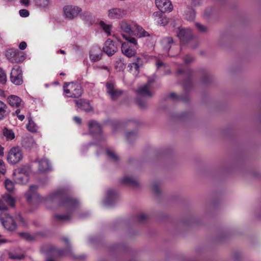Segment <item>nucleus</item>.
I'll return each instance as SVG.
<instances>
[{
    "label": "nucleus",
    "mask_w": 261,
    "mask_h": 261,
    "mask_svg": "<svg viewBox=\"0 0 261 261\" xmlns=\"http://www.w3.org/2000/svg\"><path fill=\"white\" fill-rule=\"evenodd\" d=\"M38 186L31 185L25 194L29 202L33 198H36L40 201L44 202L46 205L49 203L58 204L67 212L64 215H55L54 218L59 221L70 220L72 215L80 205V202L76 198L70 196V190L68 188L59 189L45 197H41L37 193Z\"/></svg>",
    "instance_id": "f257e3e1"
},
{
    "label": "nucleus",
    "mask_w": 261,
    "mask_h": 261,
    "mask_svg": "<svg viewBox=\"0 0 261 261\" xmlns=\"http://www.w3.org/2000/svg\"><path fill=\"white\" fill-rule=\"evenodd\" d=\"M65 244V249H58L54 246H49L47 247V258L46 261H54L52 257H59L65 256H69L73 259H84L85 256H76L75 255L71 249L70 243L67 238L63 239Z\"/></svg>",
    "instance_id": "f03ea898"
},
{
    "label": "nucleus",
    "mask_w": 261,
    "mask_h": 261,
    "mask_svg": "<svg viewBox=\"0 0 261 261\" xmlns=\"http://www.w3.org/2000/svg\"><path fill=\"white\" fill-rule=\"evenodd\" d=\"M154 82V79L150 78L148 79V82L146 84L140 86L136 90V101L141 108H145L147 106L145 98L150 97L152 93L149 91L150 84Z\"/></svg>",
    "instance_id": "7ed1b4c3"
},
{
    "label": "nucleus",
    "mask_w": 261,
    "mask_h": 261,
    "mask_svg": "<svg viewBox=\"0 0 261 261\" xmlns=\"http://www.w3.org/2000/svg\"><path fill=\"white\" fill-rule=\"evenodd\" d=\"M123 37L127 41L121 44L122 53L128 58L132 57L136 54L134 45H137V40L130 35L122 34Z\"/></svg>",
    "instance_id": "20e7f679"
},
{
    "label": "nucleus",
    "mask_w": 261,
    "mask_h": 261,
    "mask_svg": "<svg viewBox=\"0 0 261 261\" xmlns=\"http://www.w3.org/2000/svg\"><path fill=\"white\" fill-rule=\"evenodd\" d=\"M63 89L66 97L74 98L81 97L83 92L82 86L77 83H65Z\"/></svg>",
    "instance_id": "39448f33"
},
{
    "label": "nucleus",
    "mask_w": 261,
    "mask_h": 261,
    "mask_svg": "<svg viewBox=\"0 0 261 261\" xmlns=\"http://www.w3.org/2000/svg\"><path fill=\"white\" fill-rule=\"evenodd\" d=\"M23 158L22 149L19 146H14L10 149L8 155L7 161L11 165L19 163Z\"/></svg>",
    "instance_id": "423d86ee"
},
{
    "label": "nucleus",
    "mask_w": 261,
    "mask_h": 261,
    "mask_svg": "<svg viewBox=\"0 0 261 261\" xmlns=\"http://www.w3.org/2000/svg\"><path fill=\"white\" fill-rule=\"evenodd\" d=\"M0 221L4 227L9 231H14L16 227V223L13 218L7 212H1Z\"/></svg>",
    "instance_id": "0eeeda50"
},
{
    "label": "nucleus",
    "mask_w": 261,
    "mask_h": 261,
    "mask_svg": "<svg viewBox=\"0 0 261 261\" xmlns=\"http://www.w3.org/2000/svg\"><path fill=\"white\" fill-rule=\"evenodd\" d=\"M176 35L182 45L189 43L192 41H196L191 30L189 29L179 28Z\"/></svg>",
    "instance_id": "6e6552de"
},
{
    "label": "nucleus",
    "mask_w": 261,
    "mask_h": 261,
    "mask_svg": "<svg viewBox=\"0 0 261 261\" xmlns=\"http://www.w3.org/2000/svg\"><path fill=\"white\" fill-rule=\"evenodd\" d=\"M119 194L116 191L112 189H109L106 192L103 204L107 206H113L116 203Z\"/></svg>",
    "instance_id": "1a4fd4ad"
},
{
    "label": "nucleus",
    "mask_w": 261,
    "mask_h": 261,
    "mask_svg": "<svg viewBox=\"0 0 261 261\" xmlns=\"http://www.w3.org/2000/svg\"><path fill=\"white\" fill-rule=\"evenodd\" d=\"M10 80L15 85H21L23 83L22 71L19 66H15L12 68Z\"/></svg>",
    "instance_id": "9d476101"
},
{
    "label": "nucleus",
    "mask_w": 261,
    "mask_h": 261,
    "mask_svg": "<svg viewBox=\"0 0 261 261\" xmlns=\"http://www.w3.org/2000/svg\"><path fill=\"white\" fill-rule=\"evenodd\" d=\"M107 93L112 100H116L122 94V91L116 88L115 84L112 82H108L106 84Z\"/></svg>",
    "instance_id": "9b49d317"
},
{
    "label": "nucleus",
    "mask_w": 261,
    "mask_h": 261,
    "mask_svg": "<svg viewBox=\"0 0 261 261\" xmlns=\"http://www.w3.org/2000/svg\"><path fill=\"white\" fill-rule=\"evenodd\" d=\"M126 15V10L119 8H113L108 11V16L110 19H120Z\"/></svg>",
    "instance_id": "f8f14e48"
},
{
    "label": "nucleus",
    "mask_w": 261,
    "mask_h": 261,
    "mask_svg": "<svg viewBox=\"0 0 261 261\" xmlns=\"http://www.w3.org/2000/svg\"><path fill=\"white\" fill-rule=\"evenodd\" d=\"M63 11L64 14L67 18L72 19L80 14L82 9L77 6L68 5L64 7Z\"/></svg>",
    "instance_id": "ddd939ff"
},
{
    "label": "nucleus",
    "mask_w": 261,
    "mask_h": 261,
    "mask_svg": "<svg viewBox=\"0 0 261 261\" xmlns=\"http://www.w3.org/2000/svg\"><path fill=\"white\" fill-rule=\"evenodd\" d=\"M155 3L161 12H170L173 10L172 5L169 0H155Z\"/></svg>",
    "instance_id": "4468645a"
},
{
    "label": "nucleus",
    "mask_w": 261,
    "mask_h": 261,
    "mask_svg": "<svg viewBox=\"0 0 261 261\" xmlns=\"http://www.w3.org/2000/svg\"><path fill=\"white\" fill-rule=\"evenodd\" d=\"M117 50V46L115 42L108 39L105 43L103 47V51L108 56H112L113 55Z\"/></svg>",
    "instance_id": "2eb2a0df"
},
{
    "label": "nucleus",
    "mask_w": 261,
    "mask_h": 261,
    "mask_svg": "<svg viewBox=\"0 0 261 261\" xmlns=\"http://www.w3.org/2000/svg\"><path fill=\"white\" fill-rule=\"evenodd\" d=\"M102 55V50L99 46H93L90 52V59L93 62L99 61Z\"/></svg>",
    "instance_id": "dca6fc26"
},
{
    "label": "nucleus",
    "mask_w": 261,
    "mask_h": 261,
    "mask_svg": "<svg viewBox=\"0 0 261 261\" xmlns=\"http://www.w3.org/2000/svg\"><path fill=\"white\" fill-rule=\"evenodd\" d=\"M164 13L161 12H155L152 14L156 22L158 24L163 26L166 25L168 23V18Z\"/></svg>",
    "instance_id": "f3484780"
},
{
    "label": "nucleus",
    "mask_w": 261,
    "mask_h": 261,
    "mask_svg": "<svg viewBox=\"0 0 261 261\" xmlns=\"http://www.w3.org/2000/svg\"><path fill=\"white\" fill-rule=\"evenodd\" d=\"M89 132L91 134L99 135L101 132V126L94 120L90 121L89 122Z\"/></svg>",
    "instance_id": "a211bd4d"
},
{
    "label": "nucleus",
    "mask_w": 261,
    "mask_h": 261,
    "mask_svg": "<svg viewBox=\"0 0 261 261\" xmlns=\"http://www.w3.org/2000/svg\"><path fill=\"white\" fill-rule=\"evenodd\" d=\"M39 170L44 172L52 170L51 165L49 161L46 159H42L38 161Z\"/></svg>",
    "instance_id": "6ab92c4d"
},
{
    "label": "nucleus",
    "mask_w": 261,
    "mask_h": 261,
    "mask_svg": "<svg viewBox=\"0 0 261 261\" xmlns=\"http://www.w3.org/2000/svg\"><path fill=\"white\" fill-rule=\"evenodd\" d=\"M80 15L82 19L89 26L95 22V17L89 12H84Z\"/></svg>",
    "instance_id": "aec40b11"
},
{
    "label": "nucleus",
    "mask_w": 261,
    "mask_h": 261,
    "mask_svg": "<svg viewBox=\"0 0 261 261\" xmlns=\"http://www.w3.org/2000/svg\"><path fill=\"white\" fill-rule=\"evenodd\" d=\"M75 104L78 108L81 109L85 111L88 112L91 110L92 108L90 105L89 102L83 99L80 100H74Z\"/></svg>",
    "instance_id": "412c9836"
},
{
    "label": "nucleus",
    "mask_w": 261,
    "mask_h": 261,
    "mask_svg": "<svg viewBox=\"0 0 261 261\" xmlns=\"http://www.w3.org/2000/svg\"><path fill=\"white\" fill-rule=\"evenodd\" d=\"M174 43L172 38L170 37H165L161 40L162 47L165 51H168Z\"/></svg>",
    "instance_id": "4be33fe9"
},
{
    "label": "nucleus",
    "mask_w": 261,
    "mask_h": 261,
    "mask_svg": "<svg viewBox=\"0 0 261 261\" xmlns=\"http://www.w3.org/2000/svg\"><path fill=\"white\" fill-rule=\"evenodd\" d=\"M8 102L11 107L18 108L21 105L22 100L18 96L12 95L8 97Z\"/></svg>",
    "instance_id": "5701e85b"
},
{
    "label": "nucleus",
    "mask_w": 261,
    "mask_h": 261,
    "mask_svg": "<svg viewBox=\"0 0 261 261\" xmlns=\"http://www.w3.org/2000/svg\"><path fill=\"white\" fill-rule=\"evenodd\" d=\"M134 26L135 29L134 31H133L132 34L139 37L149 36V34L145 31L141 26L138 24H135Z\"/></svg>",
    "instance_id": "b1692460"
},
{
    "label": "nucleus",
    "mask_w": 261,
    "mask_h": 261,
    "mask_svg": "<svg viewBox=\"0 0 261 261\" xmlns=\"http://www.w3.org/2000/svg\"><path fill=\"white\" fill-rule=\"evenodd\" d=\"M120 28L121 31L124 33L130 35L133 33V30L131 25L125 20L122 21L120 24Z\"/></svg>",
    "instance_id": "393cba45"
},
{
    "label": "nucleus",
    "mask_w": 261,
    "mask_h": 261,
    "mask_svg": "<svg viewBox=\"0 0 261 261\" xmlns=\"http://www.w3.org/2000/svg\"><path fill=\"white\" fill-rule=\"evenodd\" d=\"M121 182L123 185H130L133 187H137L138 185V182L137 180L129 176H125L121 179Z\"/></svg>",
    "instance_id": "a878e982"
},
{
    "label": "nucleus",
    "mask_w": 261,
    "mask_h": 261,
    "mask_svg": "<svg viewBox=\"0 0 261 261\" xmlns=\"http://www.w3.org/2000/svg\"><path fill=\"white\" fill-rule=\"evenodd\" d=\"M21 54V51H19L18 49L11 48L6 51V56L12 62V60L15 58L17 55H19Z\"/></svg>",
    "instance_id": "bb28decb"
},
{
    "label": "nucleus",
    "mask_w": 261,
    "mask_h": 261,
    "mask_svg": "<svg viewBox=\"0 0 261 261\" xmlns=\"http://www.w3.org/2000/svg\"><path fill=\"white\" fill-rule=\"evenodd\" d=\"M23 145L25 148L28 149H32L37 147V144L34 139L32 137L28 138L24 140L23 141Z\"/></svg>",
    "instance_id": "cd10ccee"
},
{
    "label": "nucleus",
    "mask_w": 261,
    "mask_h": 261,
    "mask_svg": "<svg viewBox=\"0 0 261 261\" xmlns=\"http://www.w3.org/2000/svg\"><path fill=\"white\" fill-rule=\"evenodd\" d=\"M142 62L141 59L137 58V61L133 62L132 63L129 64L128 67L129 68L130 70H133V69H134L136 71L138 72L140 66L142 65Z\"/></svg>",
    "instance_id": "c85d7f7f"
},
{
    "label": "nucleus",
    "mask_w": 261,
    "mask_h": 261,
    "mask_svg": "<svg viewBox=\"0 0 261 261\" xmlns=\"http://www.w3.org/2000/svg\"><path fill=\"white\" fill-rule=\"evenodd\" d=\"M27 128L29 131L33 133H35L37 131L38 126L31 117L29 118V122L27 124Z\"/></svg>",
    "instance_id": "c756f323"
},
{
    "label": "nucleus",
    "mask_w": 261,
    "mask_h": 261,
    "mask_svg": "<svg viewBox=\"0 0 261 261\" xmlns=\"http://www.w3.org/2000/svg\"><path fill=\"white\" fill-rule=\"evenodd\" d=\"M100 28L103 30L107 36L111 35V25L106 23L104 21H101L99 23Z\"/></svg>",
    "instance_id": "7c9ffc66"
},
{
    "label": "nucleus",
    "mask_w": 261,
    "mask_h": 261,
    "mask_svg": "<svg viewBox=\"0 0 261 261\" xmlns=\"http://www.w3.org/2000/svg\"><path fill=\"white\" fill-rule=\"evenodd\" d=\"M3 135L7 140H12L15 138V134L13 131L7 128L4 129Z\"/></svg>",
    "instance_id": "2f4dec72"
},
{
    "label": "nucleus",
    "mask_w": 261,
    "mask_h": 261,
    "mask_svg": "<svg viewBox=\"0 0 261 261\" xmlns=\"http://www.w3.org/2000/svg\"><path fill=\"white\" fill-rule=\"evenodd\" d=\"M2 199L7 205H9L11 206H13L14 205L15 200L11 195L9 194L5 195L3 196Z\"/></svg>",
    "instance_id": "473e14b6"
},
{
    "label": "nucleus",
    "mask_w": 261,
    "mask_h": 261,
    "mask_svg": "<svg viewBox=\"0 0 261 261\" xmlns=\"http://www.w3.org/2000/svg\"><path fill=\"white\" fill-rule=\"evenodd\" d=\"M7 105L0 100V120L4 119L6 115Z\"/></svg>",
    "instance_id": "72a5a7b5"
},
{
    "label": "nucleus",
    "mask_w": 261,
    "mask_h": 261,
    "mask_svg": "<svg viewBox=\"0 0 261 261\" xmlns=\"http://www.w3.org/2000/svg\"><path fill=\"white\" fill-rule=\"evenodd\" d=\"M106 152L108 156L112 161L117 162L118 161L119 158L114 151L110 149H107Z\"/></svg>",
    "instance_id": "f704fd0d"
},
{
    "label": "nucleus",
    "mask_w": 261,
    "mask_h": 261,
    "mask_svg": "<svg viewBox=\"0 0 261 261\" xmlns=\"http://www.w3.org/2000/svg\"><path fill=\"white\" fill-rule=\"evenodd\" d=\"M137 137V134L136 132H128L126 134V138L128 142L131 143L132 141L135 140Z\"/></svg>",
    "instance_id": "c9c22d12"
},
{
    "label": "nucleus",
    "mask_w": 261,
    "mask_h": 261,
    "mask_svg": "<svg viewBox=\"0 0 261 261\" xmlns=\"http://www.w3.org/2000/svg\"><path fill=\"white\" fill-rule=\"evenodd\" d=\"M5 186L6 189L9 192L13 191L14 189V183L9 179H6L5 181Z\"/></svg>",
    "instance_id": "e433bc0d"
},
{
    "label": "nucleus",
    "mask_w": 261,
    "mask_h": 261,
    "mask_svg": "<svg viewBox=\"0 0 261 261\" xmlns=\"http://www.w3.org/2000/svg\"><path fill=\"white\" fill-rule=\"evenodd\" d=\"M9 257L12 259H21L24 257V255L22 254H17L12 252H9Z\"/></svg>",
    "instance_id": "4c0bfd02"
},
{
    "label": "nucleus",
    "mask_w": 261,
    "mask_h": 261,
    "mask_svg": "<svg viewBox=\"0 0 261 261\" xmlns=\"http://www.w3.org/2000/svg\"><path fill=\"white\" fill-rule=\"evenodd\" d=\"M195 17V11L193 9H190L187 11L186 13V17L187 20L192 21L194 19Z\"/></svg>",
    "instance_id": "58836bf2"
},
{
    "label": "nucleus",
    "mask_w": 261,
    "mask_h": 261,
    "mask_svg": "<svg viewBox=\"0 0 261 261\" xmlns=\"http://www.w3.org/2000/svg\"><path fill=\"white\" fill-rule=\"evenodd\" d=\"M7 82V75L5 72L0 68V83L4 84Z\"/></svg>",
    "instance_id": "ea45409f"
},
{
    "label": "nucleus",
    "mask_w": 261,
    "mask_h": 261,
    "mask_svg": "<svg viewBox=\"0 0 261 261\" xmlns=\"http://www.w3.org/2000/svg\"><path fill=\"white\" fill-rule=\"evenodd\" d=\"M25 59V57L23 55V53L21 52V54L19 55H17L15 58L12 60L13 63H18L23 61Z\"/></svg>",
    "instance_id": "a19ab883"
},
{
    "label": "nucleus",
    "mask_w": 261,
    "mask_h": 261,
    "mask_svg": "<svg viewBox=\"0 0 261 261\" xmlns=\"http://www.w3.org/2000/svg\"><path fill=\"white\" fill-rule=\"evenodd\" d=\"M156 66L158 70L162 69L165 70L167 68V66L161 61H158L156 63Z\"/></svg>",
    "instance_id": "79ce46f5"
},
{
    "label": "nucleus",
    "mask_w": 261,
    "mask_h": 261,
    "mask_svg": "<svg viewBox=\"0 0 261 261\" xmlns=\"http://www.w3.org/2000/svg\"><path fill=\"white\" fill-rule=\"evenodd\" d=\"M28 180V177L26 175H20L17 178V182L20 184H24Z\"/></svg>",
    "instance_id": "37998d69"
},
{
    "label": "nucleus",
    "mask_w": 261,
    "mask_h": 261,
    "mask_svg": "<svg viewBox=\"0 0 261 261\" xmlns=\"http://www.w3.org/2000/svg\"><path fill=\"white\" fill-rule=\"evenodd\" d=\"M38 5L42 7H46L49 4V0H37Z\"/></svg>",
    "instance_id": "c03bdc74"
},
{
    "label": "nucleus",
    "mask_w": 261,
    "mask_h": 261,
    "mask_svg": "<svg viewBox=\"0 0 261 261\" xmlns=\"http://www.w3.org/2000/svg\"><path fill=\"white\" fill-rule=\"evenodd\" d=\"M7 208V204L5 202L3 199H0V211H2V212H7L6 210Z\"/></svg>",
    "instance_id": "a18cd8bd"
},
{
    "label": "nucleus",
    "mask_w": 261,
    "mask_h": 261,
    "mask_svg": "<svg viewBox=\"0 0 261 261\" xmlns=\"http://www.w3.org/2000/svg\"><path fill=\"white\" fill-rule=\"evenodd\" d=\"M152 190L155 195H158L160 193V184L155 182L153 184Z\"/></svg>",
    "instance_id": "49530a36"
},
{
    "label": "nucleus",
    "mask_w": 261,
    "mask_h": 261,
    "mask_svg": "<svg viewBox=\"0 0 261 261\" xmlns=\"http://www.w3.org/2000/svg\"><path fill=\"white\" fill-rule=\"evenodd\" d=\"M20 109H17L15 112L13 114V115L16 114L18 119L20 121H23L25 118V116L24 115L20 114Z\"/></svg>",
    "instance_id": "de8ad7c7"
},
{
    "label": "nucleus",
    "mask_w": 261,
    "mask_h": 261,
    "mask_svg": "<svg viewBox=\"0 0 261 261\" xmlns=\"http://www.w3.org/2000/svg\"><path fill=\"white\" fill-rule=\"evenodd\" d=\"M19 14L21 17H27L29 16V12L26 9H21L19 11Z\"/></svg>",
    "instance_id": "09e8293b"
},
{
    "label": "nucleus",
    "mask_w": 261,
    "mask_h": 261,
    "mask_svg": "<svg viewBox=\"0 0 261 261\" xmlns=\"http://www.w3.org/2000/svg\"><path fill=\"white\" fill-rule=\"evenodd\" d=\"M21 236L27 241H32L34 239L33 237L28 233H22Z\"/></svg>",
    "instance_id": "8fccbe9b"
},
{
    "label": "nucleus",
    "mask_w": 261,
    "mask_h": 261,
    "mask_svg": "<svg viewBox=\"0 0 261 261\" xmlns=\"http://www.w3.org/2000/svg\"><path fill=\"white\" fill-rule=\"evenodd\" d=\"M194 60V58L190 55H187L184 58V61L186 64L191 63Z\"/></svg>",
    "instance_id": "3c124183"
},
{
    "label": "nucleus",
    "mask_w": 261,
    "mask_h": 261,
    "mask_svg": "<svg viewBox=\"0 0 261 261\" xmlns=\"http://www.w3.org/2000/svg\"><path fill=\"white\" fill-rule=\"evenodd\" d=\"M147 218H148V216L146 214H141L138 215L137 219L139 221L142 222L144 221L145 220H146L147 219Z\"/></svg>",
    "instance_id": "603ef678"
},
{
    "label": "nucleus",
    "mask_w": 261,
    "mask_h": 261,
    "mask_svg": "<svg viewBox=\"0 0 261 261\" xmlns=\"http://www.w3.org/2000/svg\"><path fill=\"white\" fill-rule=\"evenodd\" d=\"M196 27L201 32H205L206 31V28L203 25L201 24L200 23H196Z\"/></svg>",
    "instance_id": "864d4df0"
},
{
    "label": "nucleus",
    "mask_w": 261,
    "mask_h": 261,
    "mask_svg": "<svg viewBox=\"0 0 261 261\" xmlns=\"http://www.w3.org/2000/svg\"><path fill=\"white\" fill-rule=\"evenodd\" d=\"M5 171L6 170L5 168L4 162L2 160L0 159V172L4 174L5 173Z\"/></svg>",
    "instance_id": "5fc2aeb1"
},
{
    "label": "nucleus",
    "mask_w": 261,
    "mask_h": 261,
    "mask_svg": "<svg viewBox=\"0 0 261 261\" xmlns=\"http://www.w3.org/2000/svg\"><path fill=\"white\" fill-rule=\"evenodd\" d=\"M168 97L172 99H177L180 100L181 99L180 97L178 96L175 93H171L168 95Z\"/></svg>",
    "instance_id": "6e6d98bb"
},
{
    "label": "nucleus",
    "mask_w": 261,
    "mask_h": 261,
    "mask_svg": "<svg viewBox=\"0 0 261 261\" xmlns=\"http://www.w3.org/2000/svg\"><path fill=\"white\" fill-rule=\"evenodd\" d=\"M27 46V43L24 41H22L19 44V48L21 50H24L26 48Z\"/></svg>",
    "instance_id": "4d7b16f0"
},
{
    "label": "nucleus",
    "mask_w": 261,
    "mask_h": 261,
    "mask_svg": "<svg viewBox=\"0 0 261 261\" xmlns=\"http://www.w3.org/2000/svg\"><path fill=\"white\" fill-rule=\"evenodd\" d=\"M97 240V238L95 236L90 237L88 239V242L89 243H93L96 242Z\"/></svg>",
    "instance_id": "13d9d810"
},
{
    "label": "nucleus",
    "mask_w": 261,
    "mask_h": 261,
    "mask_svg": "<svg viewBox=\"0 0 261 261\" xmlns=\"http://www.w3.org/2000/svg\"><path fill=\"white\" fill-rule=\"evenodd\" d=\"M93 145V143H89L86 145H84L82 146V150L83 151H84V150H86L88 149V147L89 146H91V145Z\"/></svg>",
    "instance_id": "bf43d9fd"
},
{
    "label": "nucleus",
    "mask_w": 261,
    "mask_h": 261,
    "mask_svg": "<svg viewBox=\"0 0 261 261\" xmlns=\"http://www.w3.org/2000/svg\"><path fill=\"white\" fill-rule=\"evenodd\" d=\"M20 3L25 6H28L30 3V0H20Z\"/></svg>",
    "instance_id": "052dcab7"
},
{
    "label": "nucleus",
    "mask_w": 261,
    "mask_h": 261,
    "mask_svg": "<svg viewBox=\"0 0 261 261\" xmlns=\"http://www.w3.org/2000/svg\"><path fill=\"white\" fill-rule=\"evenodd\" d=\"M74 121L77 124H80L81 123V119L77 116H75L73 117Z\"/></svg>",
    "instance_id": "680f3d73"
},
{
    "label": "nucleus",
    "mask_w": 261,
    "mask_h": 261,
    "mask_svg": "<svg viewBox=\"0 0 261 261\" xmlns=\"http://www.w3.org/2000/svg\"><path fill=\"white\" fill-rule=\"evenodd\" d=\"M5 253L3 252L0 251V261H3L5 259Z\"/></svg>",
    "instance_id": "e2e57ef3"
},
{
    "label": "nucleus",
    "mask_w": 261,
    "mask_h": 261,
    "mask_svg": "<svg viewBox=\"0 0 261 261\" xmlns=\"http://www.w3.org/2000/svg\"><path fill=\"white\" fill-rule=\"evenodd\" d=\"M4 148L0 145V156H4Z\"/></svg>",
    "instance_id": "0e129e2a"
},
{
    "label": "nucleus",
    "mask_w": 261,
    "mask_h": 261,
    "mask_svg": "<svg viewBox=\"0 0 261 261\" xmlns=\"http://www.w3.org/2000/svg\"><path fill=\"white\" fill-rule=\"evenodd\" d=\"M7 242V241L6 239H0V245H2L3 243H5Z\"/></svg>",
    "instance_id": "69168bd1"
},
{
    "label": "nucleus",
    "mask_w": 261,
    "mask_h": 261,
    "mask_svg": "<svg viewBox=\"0 0 261 261\" xmlns=\"http://www.w3.org/2000/svg\"><path fill=\"white\" fill-rule=\"evenodd\" d=\"M185 71H184V70L181 69H179L177 71V72L178 74H181V73H183Z\"/></svg>",
    "instance_id": "338daca9"
},
{
    "label": "nucleus",
    "mask_w": 261,
    "mask_h": 261,
    "mask_svg": "<svg viewBox=\"0 0 261 261\" xmlns=\"http://www.w3.org/2000/svg\"><path fill=\"white\" fill-rule=\"evenodd\" d=\"M59 52H60L61 54H64H64H65V51L64 50H62V49H60V50H59Z\"/></svg>",
    "instance_id": "774afa93"
}]
</instances>
